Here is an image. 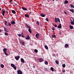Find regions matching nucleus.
<instances>
[{
	"label": "nucleus",
	"mask_w": 74,
	"mask_h": 74,
	"mask_svg": "<svg viewBox=\"0 0 74 74\" xmlns=\"http://www.w3.org/2000/svg\"><path fill=\"white\" fill-rule=\"evenodd\" d=\"M17 73L18 74H23L22 72L20 70H18L17 71Z\"/></svg>",
	"instance_id": "f03ea898"
},
{
	"label": "nucleus",
	"mask_w": 74,
	"mask_h": 74,
	"mask_svg": "<svg viewBox=\"0 0 74 74\" xmlns=\"http://www.w3.org/2000/svg\"><path fill=\"white\" fill-rule=\"evenodd\" d=\"M15 58L16 60H19V59L20 58V57H19V56H16V57H15Z\"/></svg>",
	"instance_id": "20e7f679"
},
{
	"label": "nucleus",
	"mask_w": 74,
	"mask_h": 74,
	"mask_svg": "<svg viewBox=\"0 0 74 74\" xmlns=\"http://www.w3.org/2000/svg\"><path fill=\"white\" fill-rule=\"evenodd\" d=\"M1 32V29H0V32Z\"/></svg>",
	"instance_id": "5fc2aeb1"
},
{
	"label": "nucleus",
	"mask_w": 74,
	"mask_h": 74,
	"mask_svg": "<svg viewBox=\"0 0 74 74\" xmlns=\"http://www.w3.org/2000/svg\"><path fill=\"white\" fill-rule=\"evenodd\" d=\"M5 36H8V34L7 32H5Z\"/></svg>",
	"instance_id": "2f4dec72"
},
{
	"label": "nucleus",
	"mask_w": 74,
	"mask_h": 74,
	"mask_svg": "<svg viewBox=\"0 0 74 74\" xmlns=\"http://www.w3.org/2000/svg\"><path fill=\"white\" fill-rule=\"evenodd\" d=\"M1 68H4V66L3 64H1Z\"/></svg>",
	"instance_id": "bb28decb"
},
{
	"label": "nucleus",
	"mask_w": 74,
	"mask_h": 74,
	"mask_svg": "<svg viewBox=\"0 0 74 74\" xmlns=\"http://www.w3.org/2000/svg\"><path fill=\"white\" fill-rule=\"evenodd\" d=\"M12 13H13V14H14L16 13V12H15V11L14 10H12Z\"/></svg>",
	"instance_id": "f3484780"
},
{
	"label": "nucleus",
	"mask_w": 74,
	"mask_h": 74,
	"mask_svg": "<svg viewBox=\"0 0 74 74\" xmlns=\"http://www.w3.org/2000/svg\"><path fill=\"white\" fill-rule=\"evenodd\" d=\"M52 30H53V31L55 30V28L53 27H52Z\"/></svg>",
	"instance_id": "c03bdc74"
},
{
	"label": "nucleus",
	"mask_w": 74,
	"mask_h": 74,
	"mask_svg": "<svg viewBox=\"0 0 74 74\" xmlns=\"http://www.w3.org/2000/svg\"><path fill=\"white\" fill-rule=\"evenodd\" d=\"M33 67L34 68H35V66H33Z\"/></svg>",
	"instance_id": "13d9d810"
},
{
	"label": "nucleus",
	"mask_w": 74,
	"mask_h": 74,
	"mask_svg": "<svg viewBox=\"0 0 74 74\" xmlns=\"http://www.w3.org/2000/svg\"><path fill=\"white\" fill-rule=\"evenodd\" d=\"M51 70L52 71H53L54 69H53V67H51Z\"/></svg>",
	"instance_id": "cd10ccee"
},
{
	"label": "nucleus",
	"mask_w": 74,
	"mask_h": 74,
	"mask_svg": "<svg viewBox=\"0 0 74 74\" xmlns=\"http://www.w3.org/2000/svg\"><path fill=\"white\" fill-rule=\"evenodd\" d=\"M2 8H3V7H2Z\"/></svg>",
	"instance_id": "338daca9"
},
{
	"label": "nucleus",
	"mask_w": 74,
	"mask_h": 74,
	"mask_svg": "<svg viewBox=\"0 0 74 74\" xmlns=\"http://www.w3.org/2000/svg\"><path fill=\"white\" fill-rule=\"evenodd\" d=\"M71 25H74V23L73 21H71Z\"/></svg>",
	"instance_id": "f704fd0d"
},
{
	"label": "nucleus",
	"mask_w": 74,
	"mask_h": 74,
	"mask_svg": "<svg viewBox=\"0 0 74 74\" xmlns=\"http://www.w3.org/2000/svg\"><path fill=\"white\" fill-rule=\"evenodd\" d=\"M67 3H69V1H65L64 3V4H67Z\"/></svg>",
	"instance_id": "ddd939ff"
},
{
	"label": "nucleus",
	"mask_w": 74,
	"mask_h": 74,
	"mask_svg": "<svg viewBox=\"0 0 74 74\" xmlns=\"http://www.w3.org/2000/svg\"><path fill=\"white\" fill-rule=\"evenodd\" d=\"M70 11H71V12H72V13H74V10L73 9H70Z\"/></svg>",
	"instance_id": "4be33fe9"
},
{
	"label": "nucleus",
	"mask_w": 74,
	"mask_h": 74,
	"mask_svg": "<svg viewBox=\"0 0 74 74\" xmlns=\"http://www.w3.org/2000/svg\"><path fill=\"white\" fill-rule=\"evenodd\" d=\"M21 43L22 45H25V42H24V41H22L21 42Z\"/></svg>",
	"instance_id": "c85d7f7f"
},
{
	"label": "nucleus",
	"mask_w": 74,
	"mask_h": 74,
	"mask_svg": "<svg viewBox=\"0 0 74 74\" xmlns=\"http://www.w3.org/2000/svg\"><path fill=\"white\" fill-rule=\"evenodd\" d=\"M69 27L70 29H73V26L69 25Z\"/></svg>",
	"instance_id": "6ab92c4d"
},
{
	"label": "nucleus",
	"mask_w": 74,
	"mask_h": 74,
	"mask_svg": "<svg viewBox=\"0 0 74 74\" xmlns=\"http://www.w3.org/2000/svg\"><path fill=\"white\" fill-rule=\"evenodd\" d=\"M52 37H53V38H56V35H55V34L53 35L52 36Z\"/></svg>",
	"instance_id": "5701e85b"
},
{
	"label": "nucleus",
	"mask_w": 74,
	"mask_h": 74,
	"mask_svg": "<svg viewBox=\"0 0 74 74\" xmlns=\"http://www.w3.org/2000/svg\"><path fill=\"white\" fill-rule=\"evenodd\" d=\"M65 66H66V65H65V64H64L62 65V67H63V68H64V67H65Z\"/></svg>",
	"instance_id": "e433bc0d"
},
{
	"label": "nucleus",
	"mask_w": 74,
	"mask_h": 74,
	"mask_svg": "<svg viewBox=\"0 0 74 74\" xmlns=\"http://www.w3.org/2000/svg\"><path fill=\"white\" fill-rule=\"evenodd\" d=\"M69 46V45H68L67 44H66L64 46V47L65 48H68V47Z\"/></svg>",
	"instance_id": "39448f33"
},
{
	"label": "nucleus",
	"mask_w": 74,
	"mask_h": 74,
	"mask_svg": "<svg viewBox=\"0 0 74 74\" xmlns=\"http://www.w3.org/2000/svg\"><path fill=\"white\" fill-rule=\"evenodd\" d=\"M12 25H15V22L14 21H12L11 22Z\"/></svg>",
	"instance_id": "6e6552de"
},
{
	"label": "nucleus",
	"mask_w": 74,
	"mask_h": 74,
	"mask_svg": "<svg viewBox=\"0 0 74 74\" xmlns=\"http://www.w3.org/2000/svg\"><path fill=\"white\" fill-rule=\"evenodd\" d=\"M34 52L35 53H37L38 52V50L36 49L34 50Z\"/></svg>",
	"instance_id": "c756f323"
},
{
	"label": "nucleus",
	"mask_w": 74,
	"mask_h": 74,
	"mask_svg": "<svg viewBox=\"0 0 74 74\" xmlns=\"http://www.w3.org/2000/svg\"><path fill=\"white\" fill-rule=\"evenodd\" d=\"M6 13H8V11H6Z\"/></svg>",
	"instance_id": "864d4df0"
},
{
	"label": "nucleus",
	"mask_w": 74,
	"mask_h": 74,
	"mask_svg": "<svg viewBox=\"0 0 74 74\" xmlns=\"http://www.w3.org/2000/svg\"><path fill=\"white\" fill-rule=\"evenodd\" d=\"M18 36L20 37H21V34H18Z\"/></svg>",
	"instance_id": "a19ab883"
},
{
	"label": "nucleus",
	"mask_w": 74,
	"mask_h": 74,
	"mask_svg": "<svg viewBox=\"0 0 74 74\" xmlns=\"http://www.w3.org/2000/svg\"><path fill=\"white\" fill-rule=\"evenodd\" d=\"M73 21L74 22V19H73Z\"/></svg>",
	"instance_id": "680f3d73"
},
{
	"label": "nucleus",
	"mask_w": 74,
	"mask_h": 74,
	"mask_svg": "<svg viewBox=\"0 0 74 74\" xmlns=\"http://www.w3.org/2000/svg\"><path fill=\"white\" fill-rule=\"evenodd\" d=\"M4 53L6 55V56H8V54L7 53V52H4Z\"/></svg>",
	"instance_id": "58836bf2"
},
{
	"label": "nucleus",
	"mask_w": 74,
	"mask_h": 74,
	"mask_svg": "<svg viewBox=\"0 0 74 74\" xmlns=\"http://www.w3.org/2000/svg\"><path fill=\"white\" fill-rule=\"evenodd\" d=\"M5 10H8V9H7V8H6Z\"/></svg>",
	"instance_id": "6e6d98bb"
},
{
	"label": "nucleus",
	"mask_w": 74,
	"mask_h": 74,
	"mask_svg": "<svg viewBox=\"0 0 74 74\" xmlns=\"http://www.w3.org/2000/svg\"><path fill=\"white\" fill-rule=\"evenodd\" d=\"M11 66L12 67H14V66H15V65H14V64H11Z\"/></svg>",
	"instance_id": "a878e982"
},
{
	"label": "nucleus",
	"mask_w": 74,
	"mask_h": 74,
	"mask_svg": "<svg viewBox=\"0 0 74 74\" xmlns=\"http://www.w3.org/2000/svg\"><path fill=\"white\" fill-rule=\"evenodd\" d=\"M21 37H23V38L24 37V36L23 35H21Z\"/></svg>",
	"instance_id": "de8ad7c7"
},
{
	"label": "nucleus",
	"mask_w": 74,
	"mask_h": 74,
	"mask_svg": "<svg viewBox=\"0 0 74 74\" xmlns=\"http://www.w3.org/2000/svg\"><path fill=\"white\" fill-rule=\"evenodd\" d=\"M55 62L57 64H59V61L56 60L55 61Z\"/></svg>",
	"instance_id": "b1692460"
},
{
	"label": "nucleus",
	"mask_w": 74,
	"mask_h": 74,
	"mask_svg": "<svg viewBox=\"0 0 74 74\" xmlns=\"http://www.w3.org/2000/svg\"><path fill=\"white\" fill-rule=\"evenodd\" d=\"M22 9L23 10H25V11H27V8H25L24 7H22Z\"/></svg>",
	"instance_id": "423d86ee"
},
{
	"label": "nucleus",
	"mask_w": 74,
	"mask_h": 74,
	"mask_svg": "<svg viewBox=\"0 0 74 74\" xmlns=\"http://www.w3.org/2000/svg\"><path fill=\"white\" fill-rule=\"evenodd\" d=\"M30 39V36L29 35H28L27 37L26 38V40H29Z\"/></svg>",
	"instance_id": "dca6fc26"
},
{
	"label": "nucleus",
	"mask_w": 74,
	"mask_h": 74,
	"mask_svg": "<svg viewBox=\"0 0 74 74\" xmlns=\"http://www.w3.org/2000/svg\"><path fill=\"white\" fill-rule=\"evenodd\" d=\"M7 49H3V51L4 52H7Z\"/></svg>",
	"instance_id": "412c9836"
},
{
	"label": "nucleus",
	"mask_w": 74,
	"mask_h": 74,
	"mask_svg": "<svg viewBox=\"0 0 74 74\" xmlns=\"http://www.w3.org/2000/svg\"><path fill=\"white\" fill-rule=\"evenodd\" d=\"M62 72L63 73H64L65 72V70H63L62 71Z\"/></svg>",
	"instance_id": "49530a36"
},
{
	"label": "nucleus",
	"mask_w": 74,
	"mask_h": 74,
	"mask_svg": "<svg viewBox=\"0 0 74 74\" xmlns=\"http://www.w3.org/2000/svg\"><path fill=\"white\" fill-rule=\"evenodd\" d=\"M1 8H0V11H1Z\"/></svg>",
	"instance_id": "052dcab7"
},
{
	"label": "nucleus",
	"mask_w": 74,
	"mask_h": 74,
	"mask_svg": "<svg viewBox=\"0 0 74 74\" xmlns=\"http://www.w3.org/2000/svg\"><path fill=\"white\" fill-rule=\"evenodd\" d=\"M38 60L40 62H42L43 61V59L42 58H40L38 59Z\"/></svg>",
	"instance_id": "f8f14e48"
},
{
	"label": "nucleus",
	"mask_w": 74,
	"mask_h": 74,
	"mask_svg": "<svg viewBox=\"0 0 74 74\" xmlns=\"http://www.w3.org/2000/svg\"><path fill=\"white\" fill-rule=\"evenodd\" d=\"M45 64H48V62H47V61H46L45 62Z\"/></svg>",
	"instance_id": "7c9ffc66"
},
{
	"label": "nucleus",
	"mask_w": 74,
	"mask_h": 74,
	"mask_svg": "<svg viewBox=\"0 0 74 74\" xmlns=\"http://www.w3.org/2000/svg\"><path fill=\"white\" fill-rule=\"evenodd\" d=\"M64 14H67V13L65 11H64Z\"/></svg>",
	"instance_id": "8fccbe9b"
},
{
	"label": "nucleus",
	"mask_w": 74,
	"mask_h": 74,
	"mask_svg": "<svg viewBox=\"0 0 74 74\" xmlns=\"http://www.w3.org/2000/svg\"><path fill=\"white\" fill-rule=\"evenodd\" d=\"M32 12H29V14H32Z\"/></svg>",
	"instance_id": "603ef678"
},
{
	"label": "nucleus",
	"mask_w": 74,
	"mask_h": 74,
	"mask_svg": "<svg viewBox=\"0 0 74 74\" xmlns=\"http://www.w3.org/2000/svg\"><path fill=\"white\" fill-rule=\"evenodd\" d=\"M8 25L9 26H11V24H10V23H9L8 24Z\"/></svg>",
	"instance_id": "79ce46f5"
},
{
	"label": "nucleus",
	"mask_w": 74,
	"mask_h": 74,
	"mask_svg": "<svg viewBox=\"0 0 74 74\" xmlns=\"http://www.w3.org/2000/svg\"><path fill=\"white\" fill-rule=\"evenodd\" d=\"M36 23L38 25H39V22H38V21H37Z\"/></svg>",
	"instance_id": "37998d69"
},
{
	"label": "nucleus",
	"mask_w": 74,
	"mask_h": 74,
	"mask_svg": "<svg viewBox=\"0 0 74 74\" xmlns=\"http://www.w3.org/2000/svg\"><path fill=\"white\" fill-rule=\"evenodd\" d=\"M19 42H20V43H21V40H20L19 41Z\"/></svg>",
	"instance_id": "bf43d9fd"
},
{
	"label": "nucleus",
	"mask_w": 74,
	"mask_h": 74,
	"mask_svg": "<svg viewBox=\"0 0 74 74\" xmlns=\"http://www.w3.org/2000/svg\"><path fill=\"white\" fill-rule=\"evenodd\" d=\"M58 21L59 22H60V19L59 18H55V22L57 23L58 22Z\"/></svg>",
	"instance_id": "f257e3e1"
},
{
	"label": "nucleus",
	"mask_w": 74,
	"mask_h": 74,
	"mask_svg": "<svg viewBox=\"0 0 74 74\" xmlns=\"http://www.w3.org/2000/svg\"><path fill=\"white\" fill-rule=\"evenodd\" d=\"M21 62L22 63H25V60H24V59L23 58H21Z\"/></svg>",
	"instance_id": "9d476101"
},
{
	"label": "nucleus",
	"mask_w": 74,
	"mask_h": 74,
	"mask_svg": "<svg viewBox=\"0 0 74 74\" xmlns=\"http://www.w3.org/2000/svg\"><path fill=\"white\" fill-rule=\"evenodd\" d=\"M57 27L59 29H61V28H62V25H61V24H60Z\"/></svg>",
	"instance_id": "0eeeda50"
},
{
	"label": "nucleus",
	"mask_w": 74,
	"mask_h": 74,
	"mask_svg": "<svg viewBox=\"0 0 74 74\" xmlns=\"http://www.w3.org/2000/svg\"><path fill=\"white\" fill-rule=\"evenodd\" d=\"M25 16L26 17V18H29V16L27 14H25Z\"/></svg>",
	"instance_id": "4468645a"
},
{
	"label": "nucleus",
	"mask_w": 74,
	"mask_h": 74,
	"mask_svg": "<svg viewBox=\"0 0 74 74\" xmlns=\"http://www.w3.org/2000/svg\"><path fill=\"white\" fill-rule=\"evenodd\" d=\"M2 13L3 16H4V14H5V11L4 10H3Z\"/></svg>",
	"instance_id": "a211bd4d"
},
{
	"label": "nucleus",
	"mask_w": 74,
	"mask_h": 74,
	"mask_svg": "<svg viewBox=\"0 0 74 74\" xmlns=\"http://www.w3.org/2000/svg\"><path fill=\"white\" fill-rule=\"evenodd\" d=\"M4 30L5 32H8V31L7 29L5 27L4 28Z\"/></svg>",
	"instance_id": "2eb2a0df"
},
{
	"label": "nucleus",
	"mask_w": 74,
	"mask_h": 74,
	"mask_svg": "<svg viewBox=\"0 0 74 74\" xmlns=\"http://www.w3.org/2000/svg\"><path fill=\"white\" fill-rule=\"evenodd\" d=\"M45 48L46 49H48V46L47 45L45 46Z\"/></svg>",
	"instance_id": "aec40b11"
},
{
	"label": "nucleus",
	"mask_w": 74,
	"mask_h": 74,
	"mask_svg": "<svg viewBox=\"0 0 74 74\" xmlns=\"http://www.w3.org/2000/svg\"><path fill=\"white\" fill-rule=\"evenodd\" d=\"M28 31L30 33H32V30H31L30 29H28Z\"/></svg>",
	"instance_id": "393cba45"
},
{
	"label": "nucleus",
	"mask_w": 74,
	"mask_h": 74,
	"mask_svg": "<svg viewBox=\"0 0 74 74\" xmlns=\"http://www.w3.org/2000/svg\"><path fill=\"white\" fill-rule=\"evenodd\" d=\"M25 26H26V27H27V29H31V27L30 26H29L26 23L25 24Z\"/></svg>",
	"instance_id": "7ed1b4c3"
},
{
	"label": "nucleus",
	"mask_w": 74,
	"mask_h": 74,
	"mask_svg": "<svg viewBox=\"0 0 74 74\" xmlns=\"http://www.w3.org/2000/svg\"><path fill=\"white\" fill-rule=\"evenodd\" d=\"M56 1H58V0H56Z\"/></svg>",
	"instance_id": "69168bd1"
},
{
	"label": "nucleus",
	"mask_w": 74,
	"mask_h": 74,
	"mask_svg": "<svg viewBox=\"0 0 74 74\" xmlns=\"http://www.w3.org/2000/svg\"><path fill=\"white\" fill-rule=\"evenodd\" d=\"M53 0V1H54V0Z\"/></svg>",
	"instance_id": "0e129e2a"
},
{
	"label": "nucleus",
	"mask_w": 74,
	"mask_h": 74,
	"mask_svg": "<svg viewBox=\"0 0 74 74\" xmlns=\"http://www.w3.org/2000/svg\"><path fill=\"white\" fill-rule=\"evenodd\" d=\"M12 0H10V2H12Z\"/></svg>",
	"instance_id": "3c124183"
},
{
	"label": "nucleus",
	"mask_w": 74,
	"mask_h": 74,
	"mask_svg": "<svg viewBox=\"0 0 74 74\" xmlns=\"http://www.w3.org/2000/svg\"><path fill=\"white\" fill-rule=\"evenodd\" d=\"M54 27H57V25H54Z\"/></svg>",
	"instance_id": "a18cd8bd"
},
{
	"label": "nucleus",
	"mask_w": 74,
	"mask_h": 74,
	"mask_svg": "<svg viewBox=\"0 0 74 74\" xmlns=\"http://www.w3.org/2000/svg\"><path fill=\"white\" fill-rule=\"evenodd\" d=\"M44 70H45L46 71H47V69L46 68H45L44 69Z\"/></svg>",
	"instance_id": "09e8293b"
},
{
	"label": "nucleus",
	"mask_w": 74,
	"mask_h": 74,
	"mask_svg": "<svg viewBox=\"0 0 74 74\" xmlns=\"http://www.w3.org/2000/svg\"><path fill=\"white\" fill-rule=\"evenodd\" d=\"M46 20L47 21V22H48L49 21V20H48V18H46Z\"/></svg>",
	"instance_id": "ea45409f"
},
{
	"label": "nucleus",
	"mask_w": 74,
	"mask_h": 74,
	"mask_svg": "<svg viewBox=\"0 0 74 74\" xmlns=\"http://www.w3.org/2000/svg\"><path fill=\"white\" fill-rule=\"evenodd\" d=\"M70 6L71 8H73L74 6L73 5L71 4L70 5Z\"/></svg>",
	"instance_id": "473e14b6"
},
{
	"label": "nucleus",
	"mask_w": 74,
	"mask_h": 74,
	"mask_svg": "<svg viewBox=\"0 0 74 74\" xmlns=\"http://www.w3.org/2000/svg\"><path fill=\"white\" fill-rule=\"evenodd\" d=\"M4 22L5 25H6L7 23V21H5Z\"/></svg>",
	"instance_id": "c9c22d12"
},
{
	"label": "nucleus",
	"mask_w": 74,
	"mask_h": 74,
	"mask_svg": "<svg viewBox=\"0 0 74 74\" xmlns=\"http://www.w3.org/2000/svg\"><path fill=\"white\" fill-rule=\"evenodd\" d=\"M39 34H36V37L37 38H39Z\"/></svg>",
	"instance_id": "9b49d317"
},
{
	"label": "nucleus",
	"mask_w": 74,
	"mask_h": 74,
	"mask_svg": "<svg viewBox=\"0 0 74 74\" xmlns=\"http://www.w3.org/2000/svg\"><path fill=\"white\" fill-rule=\"evenodd\" d=\"M61 34V33H60V34Z\"/></svg>",
	"instance_id": "e2e57ef3"
},
{
	"label": "nucleus",
	"mask_w": 74,
	"mask_h": 74,
	"mask_svg": "<svg viewBox=\"0 0 74 74\" xmlns=\"http://www.w3.org/2000/svg\"><path fill=\"white\" fill-rule=\"evenodd\" d=\"M40 15L42 17H45V15L42 13L40 14Z\"/></svg>",
	"instance_id": "1a4fd4ad"
},
{
	"label": "nucleus",
	"mask_w": 74,
	"mask_h": 74,
	"mask_svg": "<svg viewBox=\"0 0 74 74\" xmlns=\"http://www.w3.org/2000/svg\"><path fill=\"white\" fill-rule=\"evenodd\" d=\"M13 68L14 69V70H16V66H14Z\"/></svg>",
	"instance_id": "4c0bfd02"
},
{
	"label": "nucleus",
	"mask_w": 74,
	"mask_h": 74,
	"mask_svg": "<svg viewBox=\"0 0 74 74\" xmlns=\"http://www.w3.org/2000/svg\"><path fill=\"white\" fill-rule=\"evenodd\" d=\"M17 3V2H13V4L15 5H17V4L16 3Z\"/></svg>",
	"instance_id": "72a5a7b5"
},
{
	"label": "nucleus",
	"mask_w": 74,
	"mask_h": 74,
	"mask_svg": "<svg viewBox=\"0 0 74 74\" xmlns=\"http://www.w3.org/2000/svg\"><path fill=\"white\" fill-rule=\"evenodd\" d=\"M53 56H55V55L54 54H53Z\"/></svg>",
	"instance_id": "4d7b16f0"
}]
</instances>
